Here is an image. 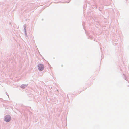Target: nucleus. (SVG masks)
<instances>
[{"label":"nucleus","instance_id":"2","mask_svg":"<svg viewBox=\"0 0 129 129\" xmlns=\"http://www.w3.org/2000/svg\"><path fill=\"white\" fill-rule=\"evenodd\" d=\"M10 117L9 116H7L5 119V120L6 122H9L10 120Z\"/></svg>","mask_w":129,"mask_h":129},{"label":"nucleus","instance_id":"1","mask_svg":"<svg viewBox=\"0 0 129 129\" xmlns=\"http://www.w3.org/2000/svg\"><path fill=\"white\" fill-rule=\"evenodd\" d=\"M38 68L39 70L40 71H42L44 69V66L43 65L40 64L38 65Z\"/></svg>","mask_w":129,"mask_h":129}]
</instances>
